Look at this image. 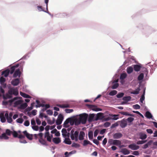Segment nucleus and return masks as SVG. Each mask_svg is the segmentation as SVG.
I'll use <instances>...</instances> for the list:
<instances>
[{"mask_svg": "<svg viewBox=\"0 0 157 157\" xmlns=\"http://www.w3.org/2000/svg\"><path fill=\"white\" fill-rule=\"evenodd\" d=\"M8 93L9 94L6 95V98H10L12 94L15 96L17 95L18 94V88L17 87L10 88L8 91Z\"/></svg>", "mask_w": 157, "mask_h": 157, "instance_id": "1", "label": "nucleus"}, {"mask_svg": "<svg viewBox=\"0 0 157 157\" xmlns=\"http://www.w3.org/2000/svg\"><path fill=\"white\" fill-rule=\"evenodd\" d=\"M78 132L77 131L74 132L73 130L71 131V138L72 140H75L77 141L78 140Z\"/></svg>", "mask_w": 157, "mask_h": 157, "instance_id": "2", "label": "nucleus"}, {"mask_svg": "<svg viewBox=\"0 0 157 157\" xmlns=\"http://www.w3.org/2000/svg\"><path fill=\"white\" fill-rule=\"evenodd\" d=\"M88 117V114L86 113H84L79 116V119L82 124H85L86 123Z\"/></svg>", "mask_w": 157, "mask_h": 157, "instance_id": "3", "label": "nucleus"}, {"mask_svg": "<svg viewBox=\"0 0 157 157\" xmlns=\"http://www.w3.org/2000/svg\"><path fill=\"white\" fill-rule=\"evenodd\" d=\"M131 99V97L130 96H125L123 98L122 101L121 103V104L122 105H124L128 104V102L130 101Z\"/></svg>", "mask_w": 157, "mask_h": 157, "instance_id": "4", "label": "nucleus"}, {"mask_svg": "<svg viewBox=\"0 0 157 157\" xmlns=\"http://www.w3.org/2000/svg\"><path fill=\"white\" fill-rule=\"evenodd\" d=\"M64 117L63 115L61 114H59L58 116L56 121V125H58L60 124L63 120Z\"/></svg>", "mask_w": 157, "mask_h": 157, "instance_id": "5", "label": "nucleus"}, {"mask_svg": "<svg viewBox=\"0 0 157 157\" xmlns=\"http://www.w3.org/2000/svg\"><path fill=\"white\" fill-rule=\"evenodd\" d=\"M95 114L94 113H92L88 115L87 121L89 123H90L93 121H95Z\"/></svg>", "mask_w": 157, "mask_h": 157, "instance_id": "6", "label": "nucleus"}, {"mask_svg": "<svg viewBox=\"0 0 157 157\" xmlns=\"http://www.w3.org/2000/svg\"><path fill=\"white\" fill-rule=\"evenodd\" d=\"M129 148L133 150H136L138 149L139 148V146L136 145L135 144H131L128 146Z\"/></svg>", "mask_w": 157, "mask_h": 157, "instance_id": "7", "label": "nucleus"}, {"mask_svg": "<svg viewBox=\"0 0 157 157\" xmlns=\"http://www.w3.org/2000/svg\"><path fill=\"white\" fill-rule=\"evenodd\" d=\"M104 117L103 114L101 113H99L95 115V120L97 121L98 120H101Z\"/></svg>", "mask_w": 157, "mask_h": 157, "instance_id": "8", "label": "nucleus"}, {"mask_svg": "<svg viewBox=\"0 0 157 157\" xmlns=\"http://www.w3.org/2000/svg\"><path fill=\"white\" fill-rule=\"evenodd\" d=\"M52 137V135H50V133L49 132H46L44 135V137L47 139V140L49 142H51V139Z\"/></svg>", "mask_w": 157, "mask_h": 157, "instance_id": "9", "label": "nucleus"}, {"mask_svg": "<svg viewBox=\"0 0 157 157\" xmlns=\"http://www.w3.org/2000/svg\"><path fill=\"white\" fill-rule=\"evenodd\" d=\"M120 126L122 128H124L126 127L127 125L126 120L125 119H123L120 121Z\"/></svg>", "mask_w": 157, "mask_h": 157, "instance_id": "10", "label": "nucleus"}, {"mask_svg": "<svg viewBox=\"0 0 157 157\" xmlns=\"http://www.w3.org/2000/svg\"><path fill=\"white\" fill-rule=\"evenodd\" d=\"M139 138L142 140H144L147 138V135L142 132H140L138 134Z\"/></svg>", "mask_w": 157, "mask_h": 157, "instance_id": "11", "label": "nucleus"}, {"mask_svg": "<svg viewBox=\"0 0 157 157\" xmlns=\"http://www.w3.org/2000/svg\"><path fill=\"white\" fill-rule=\"evenodd\" d=\"M21 73L19 69H17L15 71L13 75V77L16 78L17 76L20 77L21 76Z\"/></svg>", "mask_w": 157, "mask_h": 157, "instance_id": "12", "label": "nucleus"}, {"mask_svg": "<svg viewBox=\"0 0 157 157\" xmlns=\"http://www.w3.org/2000/svg\"><path fill=\"white\" fill-rule=\"evenodd\" d=\"M5 116L6 118L7 122L9 123H12L13 121L12 117H8V113H6L5 114Z\"/></svg>", "mask_w": 157, "mask_h": 157, "instance_id": "13", "label": "nucleus"}, {"mask_svg": "<svg viewBox=\"0 0 157 157\" xmlns=\"http://www.w3.org/2000/svg\"><path fill=\"white\" fill-rule=\"evenodd\" d=\"M76 152V151L75 150H73L69 152H66L64 153V155H65V157H69L72 155L75 154Z\"/></svg>", "mask_w": 157, "mask_h": 157, "instance_id": "14", "label": "nucleus"}, {"mask_svg": "<svg viewBox=\"0 0 157 157\" xmlns=\"http://www.w3.org/2000/svg\"><path fill=\"white\" fill-rule=\"evenodd\" d=\"M20 81L18 78H16L13 80L11 82V84L13 86H17L19 83Z\"/></svg>", "mask_w": 157, "mask_h": 157, "instance_id": "15", "label": "nucleus"}, {"mask_svg": "<svg viewBox=\"0 0 157 157\" xmlns=\"http://www.w3.org/2000/svg\"><path fill=\"white\" fill-rule=\"evenodd\" d=\"M144 77V74L143 73H140L137 77V80L139 81V83H141L143 82Z\"/></svg>", "mask_w": 157, "mask_h": 157, "instance_id": "16", "label": "nucleus"}, {"mask_svg": "<svg viewBox=\"0 0 157 157\" xmlns=\"http://www.w3.org/2000/svg\"><path fill=\"white\" fill-rule=\"evenodd\" d=\"M122 136V134L120 133H116L114 134L113 136L114 139H118L121 138Z\"/></svg>", "mask_w": 157, "mask_h": 157, "instance_id": "17", "label": "nucleus"}, {"mask_svg": "<svg viewBox=\"0 0 157 157\" xmlns=\"http://www.w3.org/2000/svg\"><path fill=\"white\" fill-rule=\"evenodd\" d=\"M70 118H68L64 122L63 127L65 128H68L69 127V123L70 122Z\"/></svg>", "mask_w": 157, "mask_h": 157, "instance_id": "18", "label": "nucleus"}, {"mask_svg": "<svg viewBox=\"0 0 157 157\" xmlns=\"http://www.w3.org/2000/svg\"><path fill=\"white\" fill-rule=\"evenodd\" d=\"M145 117L148 119L151 118L152 120H155L153 118V116L151 113L149 111H147L145 113Z\"/></svg>", "mask_w": 157, "mask_h": 157, "instance_id": "19", "label": "nucleus"}, {"mask_svg": "<svg viewBox=\"0 0 157 157\" xmlns=\"http://www.w3.org/2000/svg\"><path fill=\"white\" fill-rule=\"evenodd\" d=\"M133 66L134 70L137 72L140 71V70L141 68V66L138 64L134 65H133Z\"/></svg>", "mask_w": 157, "mask_h": 157, "instance_id": "20", "label": "nucleus"}, {"mask_svg": "<svg viewBox=\"0 0 157 157\" xmlns=\"http://www.w3.org/2000/svg\"><path fill=\"white\" fill-rule=\"evenodd\" d=\"M124 155H127L130 154L129 151L126 148H123L120 151Z\"/></svg>", "mask_w": 157, "mask_h": 157, "instance_id": "21", "label": "nucleus"}, {"mask_svg": "<svg viewBox=\"0 0 157 157\" xmlns=\"http://www.w3.org/2000/svg\"><path fill=\"white\" fill-rule=\"evenodd\" d=\"M0 119L2 123H5L6 121V118L5 117V115L2 113H0Z\"/></svg>", "mask_w": 157, "mask_h": 157, "instance_id": "22", "label": "nucleus"}, {"mask_svg": "<svg viewBox=\"0 0 157 157\" xmlns=\"http://www.w3.org/2000/svg\"><path fill=\"white\" fill-rule=\"evenodd\" d=\"M85 135V133L83 131H80L78 136L79 139L80 140H83Z\"/></svg>", "mask_w": 157, "mask_h": 157, "instance_id": "23", "label": "nucleus"}, {"mask_svg": "<svg viewBox=\"0 0 157 157\" xmlns=\"http://www.w3.org/2000/svg\"><path fill=\"white\" fill-rule=\"evenodd\" d=\"M18 65H17L16 66H14L11 67L10 70V74H12L15 72L16 68L18 67Z\"/></svg>", "mask_w": 157, "mask_h": 157, "instance_id": "24", "label": "nucleus"}, {"mask_svg": "<svg viewBox=\"0 0 157 157\" xmlns=\"http://www.w3.org/2000/svg\"><path fill=\"white\" fill-rule=\"evenodd\" d=\"M49 0H44V2L46 4V10H47V11H44V12L47 13L48 14H49L52 17H53V15H52L51 14V13H49L48 11V2Z\"/></svg>", "mask_w": 157, "mask_h": 157, "instance_id": "25", "label": "nucleus"}, {"mask_svg": "<svg viewBox=\"0 0 157 157\" xmlns=\"http://www.w3.org/2000/svg\"><path fill=\"white\" fill-rule=\"evenodd\" d=\"M10 73V70L7 69L2 72V75H3L5 77H6Z\"/></svg>", "mask_w": 157, "mask_h": 157, "instance_id": "26", "label": "nucleus"}, {"mask_svg": "<svg viewBox=\"0 0 157 157\" xmlns=\"http://www.w3.org/2000/svg\"><path fill=\"white\" fill-rule=\"evenodd\" d=\"M152 143V140L149 141L147 143L143 145V148L145 149L147 148L148 146L151 145Z\"/></svg>", "mask_w": 157, "mask_h": 157, "instance_id": "27", "label": "nucleus"}, {"mask_svg": "<svg viewBox=\"0 0 157 157\" xmlns=\"http://www.w3.org/2000/svg\"><path fill=\"white\" fill-rule=\"evenodd\" d=\"M62 135L63 137H66L67 136V130L64 128H63L62 130Z\"/></svg>", "mask_w": 157, "mask_h": 157, "instance_id": "28", "label": "nucleus"}, {"mask_svg": "<svg viewBox=\"0 0 157 157\" xmlns=\"http://www.w3.org/2000/svg\"><path fill=\"white\" fill-rule=\"evenodd\" d=\"M56 144H58L60 142L61 140L59 138H54L52 140Z\"/></svg>", "mask_w": 157, "mask_h": 157, "instance_id": "29", "label": "nucleus"}, {"mask_svg": "<svg viewBox=\"0 0 157 157\" xmlns=\"http://www.w3.org/2000/svg\"><path fill=\"white\" fill-rule=\"evenodd\" d=\"M20 95L22 96V97H23L24 98H31V97L29 95L27 94H26L25 93L22 92H20Z\"/></svg>", "mask_w": 157, "mask_h": 157, "instance_id": "30", "label": "nucleus"}, {"mask_svg": "<svg viewBox=\"0 0 157 157\" xmlns=\"http://www.w3.org/2000/svg\"><path fill=\"white\" fill-rule=\"evenodd\" d=\"M58 107L62 108H66L69 107L70 105H69L67 104H63V105H57Z\"/></svg>", "mask_w": 157, "mask_h": 157, "instance_id": "31", "label": "nucleus"}, {"mask_svg": "<svg viewBox=\"0 0 157 157\" xmlns=\"http://www.w3.org/2000/svg\"><path fill=\"white\" fill-rule=\"evenodd\" d=\"M9 138V137L7 136L6 134L5 133L2 134V135L0 136V139H4L5 140H7Z\"/></svg>", "mask_w": 157, "mask_h": 157, "instance_id": "32", "label": "nucleus"}, {"mask_svg": "<svg viewBox=\"0 0 157 157\" xmlns=\"http://www.w3.org/2000/svg\"><path fill=\"white\" fill-rule=\"evenodd\" d=\"M64 142L66 144L68 145H70L71 144V141L70 139L69 138H65V139L64 141Z\"/></svg>", "mask_w": 157, "mask_h": 157, "instance_id": "33", "label": "nucleus"}, {"mask_svg": "<svg viewBox=\"0 0 157 157\" xmlns=\"http://www.w3.org/2000/svg\"><path fill=\"white\" fill-rule=\"evenodd\" d=\"M113 143V145H120L121 144V141L120 140H114Z\"/></svg>", "mask_w": 157, "mask_h": 157, "instance_id": "34", "label": "nucleus"}, {"mask_svg": "<svg viewBox=\"0 0 157 157\" xmlns=\"http://www.w3.org/2000/svg\"><path fill=\"white\" fill-rule=\"evenodd\" d=\"M133 67H128L127 69V71L128 74H130L133 71Z\"/></svg>", "mask_w": 157, "mask_h": 157, "instance_id": "35", "label": "nucleus"}, {"mask_svg": "<svg viewBox=\"0 0 157 157\" xmlns=\"http://www.w3.org/2000/svg\"><path fill=\"white\" fill-rule=\"evenodd\" d=\"M91 106V108H92L94 107L92 109V110L94 111H101L102 110V109L99 108H97L96 107H95L94 105H90Z\"/></svg>", "mask_w": 157, "mask_h": 157, "instance_id": "36", "label": "nucleus"}, {"mask_svg": "<svg viewBox=\"0 0 157 157\" xmlns=\"http://www.w3.org/2000/svg\"><path fill=\"white\" fill-rule=\"evenodd\" d=\"M140 91V89L138 88L136 89L135 90L131 92L130 93L134 94H137L139 93Z\"/></svg>", "mask_w": 157, "mask_h": 157, "instance_id": "37", "label": "nucleus"}, {"mask_svg": "<svg viewBox=\"0 0 157 157\" xmlns=\"http://www.w3.org/2000/svg\"><path fill=\"white\" fill-rule=\"evenodd\" d=\"M23 102V101L21 100H16L14 103V105L15 106H17L18 105H21V104Z\"/></svg>", "mask_w": 157, "mask_h": 157, "instance_id": "38", "label": "nucleus"}, {"mask_svg": "<svg viewBox=\"0 0 157 157\" xmlns=\"http://www.w3.org/2000/svg\"><path fill=\"white\" fill-rule=\"evenodd\" d=\"M88 144L92 145V144L89 141L86 140H84L83 141V145L84 146H85Z\"/></svg>", "mask_w": 157, "mask_h": 157, "instance_id": "39", "label": "nucleus"}, {"mask_svg": "<svg viewBox=\"0 0 157 157\" xmlns=\"http://www.w3.org/2000/svg\"><path fill=\"white\" fill-rule=\"evenodd\" d=\"M117 93V91L116 90L111 91L109 93V95L111 96H113L116 95Z\"/></svg>", "mask_w": 157, "mask_h": 157, "instance_id": "40", "label": "nucleus"}, {"mask_svg": "<svg viewBox=\"0 0 157 157\" xmlns=\"http://www.w3.org/2000/svg\"><path fill=\"white\" fill-rule=\"evenodd\" d=\"M39 141L40 143L42 144L45 146H47V144L46 143V142L44 140H43L42 139H39Z\"/></svg>", "mask_w": 157, "mask_h": 157, "instance_id": "41", "label": "nucleus"}, {"mask_svg": "<svg viewBox=\"0 0 157 157\" xmlns=\"http://www.w3.org/2000/svg\"><path fill=\"white\" fill-rule=\"evenodd\" d=\"M147 141V140H139L137 142L136 144L137 145H140L143 144L145 143Z\"/></svg>", "mask_w": 157, "mask_h": 157, "instance_id": "42", "label": "nucleus"}, {"mask_svg": "<svg viewBox=\"0 0 157 157\" xmlns=\"http://www.w3.org/2000/svg\"><path fill=\"white\" fill-rule=\"evenodd\" d=\"M127 76V74L125 73H122L121 74L120 78L121 80H124Z\"/></svg>", "mask_w": 157, "mask_h": 157, "instance_id": "43", "label": "nucleus"}, {"mask_svg": "<svg viewBox=\"0 0 157 157\" xmlns=\"http://www.w3.org/2000/svg\"><path fill=\"white\" fill-rule=\"evenodd\" d=\"M88 137L90 140H92L93 138V133L92 131L89 132L88 134Z\"/></svg>", "mask_w": 157, "mask_h": 157, "instance_id": "44", "label": "nucleus"}, {"mask_svg": "<svg viewBox=\"0 0 157 157\" xmlns=\"http://www.w3.org/2000/svg\"><path fill=\"white\" fill-rule=\"evenodd\" d=\"M28 106L27 104L26 103H25L22 104H21L20 105V108L22 109H25Z\"/></svg>", "mask_w": 157, "mask_h": 157, "instance_id": "45", "label": "nucleus"}, {"mask_svg": "<svg viewBox=\"0 0 157 157\" xmlns=\"http://www.w3.org/2000/svg\"><path fill=\"white\" fill-rule=\"evenodd\" d=\"M124 95V94L123 93H119L117 94L116 97L117 98H120L122 97Z\"/></svg>", "mask_w": 157, "mask_h": 157, "instance_id": "46", "label": "nucleus"}, {"mask_svg": "<svg viewBox=\"0 0 157 157\" xmlns=\"http://www.w3.org/2000/svg\"><path fill=\"white\" fill-rule=\"evenodd\" d=\"M71 146L72 147L75 148H78L79 147L80 145L79 144L75 143H73L72 144Z\"/></svg>", "mask_w": 157, "mask_h": 157, "instance_id": "47", "label": "nucleus"}, {"mask_svg": "<svg viewBox=\"0 0 157 157\" xmlns=\"http://www.w3.org/2000/svg\"><path fill=\"white\" fill-rule=\"evenodd\" d=\"M26 137L30 140H31L33 139V135L31 134H28L26 136Z\"/></svg>", "mask_w": 157, "mask_h": 157, "instance_id": "48", "label": "nucleus"}, {"mask_svg": "<svg viewBox=\"0 0 157 157\" xmlns=\"http://www.w3.org/2000/svg\"><path fill=\"white\" fill-rule=\"evenodd\" d=\"M118 86L119 84L118 83H115L113 85L112 88L113 89H116L118 87Z\"/></svg>", "mask_w": 157, "mask_h": 157, "instance_id": "49", "label": "nucleus"}, {"mask_svg": "<svg viewBox=\"0 0 157 157\" xmlns=\"http://www.w3.org/2000/svg\"><path fill=\"white\" fill-rule=\"evenodd\" d=\"M126 120V121H128V122L131 123L134 120V118L132 117H129Z\"/></svg>", "mask_w": 157, "mask_h": 157, "instance_id": "50", "label": "nucleus"}, {"mask_svg": "<svg viewBox=\"0 0 157 157\" xmlns=\"http://www.w3.org/2000/svg\"><path fill=\"white\" fill-rule=\"evenodd\" d=\"M23 119L22 118H19L17 119L16 121V122L19 124H22L23 121Z\"/></svg>", "mask_w": 157, "mask_h": 157, "instance_id": "51", "label": "nucleus"}, {"mask_svg": "<svg viewBox=\"0 0 157 157\" xmlns=\"http://www.w3.org/2000/svg\"><path fill=\"white\" fill-rule=\"evenodd\" d=\"M133 108L136 109H140V106L138 104H136L133 105Z\"/></svg>", "mask_w": 157, "mask_h": 157, "instance_id": "52", "label": "nucleus"}, {"mask_svg": "<svg viewBox=\"0 0 157 157\" xmlns=\"http://www.w3.org/2000/svg\"><path fill=\"white\" fill-rule=\"evenodd\" d=\"M36 102L37 103V105H36V108H39L40 107H38L40 105H42V104H41L40 101L38 100H36Z\"/></svg>", "mask_w": 157, "mask_h": 157, "instance_id": "53", "label": "nucleus"}, {"mask_svg": "<svg viewBox=\"0 0 157 157\" xmlns=\"http://www.w3.org/2000/svg\"><path fill=\"white\" fill-rule=\"evenodd\" d=\"M6 79L3 77H1L0 78V83L1 84H2L5 81Z\"/></svg>", "mask_w": 157, "mask_h": 157, "instance_id": "54", "label": "nucleus"}, {"mask_svg": "<svg viewBox=\"0 0 157 157\" xmlns=\"http://www.w3.org/2000/svg\"><path fill=\"white\" fill-rule=\"evenodd\" d=\"M38 107H45L46 109L49 108L50 107V106L49 104H42V105H40Z\"/></svg>", "mask_w": 157, "mask_h": 157, "instance_id": "55", "label": "nucleus"}, {"mask_svg": "<svg viewBox=\"0 0 157 157\" xmlns=\"http://www.w3.org/2000/svg\"><path fill=\"white\" fill-rule=\"evenodd\" d=\"M32 128L34 130L37 131L39 129V127L37 126L34 125L32 126Z\"/></svg>", "mask_w": 157, "mask_h": 157, "instance_id": "56", "label": "nucleus"}, {"mask_svg": "<svg viewBox=\"0 0 157 157\" xmlns=\"http://www.w3.org/2000/svg\"><path fill=\"white\" fill-rule=\"evenodd\" d=\"M12 133L14 137L16 138L18 137V133L16 131H13V132H12Z\"/></svg>", "mask_w": 157, "mask_h": 157, "instance_id": "57", "label": "nucleus"}, {"mask_svg": "<svg viewBox=\"0 0 157 157\" xmlns=\"http://www.w3.org/2000/svg\"><path fill=\"white\" fill-rule=\"evenodd\" d=\"M74 123L75 125H78L81 123L79 119H78V120H75V121Z\"/></svg>", "mask_w": 157, "mask_h": 157, "instance_id": "58", "label": "nucleus"}, {"mask_svg": "<svg viewBox=\"0 0 157 157\" xmlns=\"http://www.w3.org/2000/svg\"><path fill=\"white\" fill-rule=\"evenodd\" d=\"M65 111L67 113H70L73 111V109H66Z\"/></svg>", "mask_w": 157, "mask_h": 157, "instance_id": "59", "label": "nucleus"}, {"mask_svg": "<svg viewBox=\"0 0 157 157\" xmlns=\"http://www.w3.org/2000/svg\"><path fill=\"white\" fill-rule=\"evenodd\" d=\"M113 117L112 119L113 120H117L119 118V117H118V115L114 114L113 115Z\"/></svg>", "mask_w": 157, "mask_h": 157, "instance_id": "60", "label": "nucleus"}, {"mask_svg": "<svg viewBox=\"0 0 157 157\" xmlns=\"http://www.w3.org/2000/svg\"><path fill=\"white\" fill-rule=\"evenodd\" d=\"M6 133L8 135H10L11 133L12 132L10 130L7 129L6 130Z\"/></svg>", "mask_w": 157, "mask_h": 157, "instance_id": "61", "label": "nucleus"}, {"mask_svg": "<svg viewBox=\"0 0 157 157\" xmlns=\"http://www.w3.org/2000/svg\"><path fill=\"white\" fill-rule=\"evenodd\" d=\"M47 113L49 115H52L53 114V112L51 110L49 109L46 111Z\"/></svg>", "mask_w": 157, "mask_h": 157, "instance_id": "62", "label": "nucleus"}, {"mask_svg": "<svg viewBox=\"0 0 157 157\" xmlns=\"http://www.w3.org/2000/svg\"><path fill=\"white\" fill-rule=\"evenodd\" d=\"M110 125V123L109 122H105L104 124V126L105 127H109Z\"/></svg>", "mask_w": 157, "mask_h": 157, "instance_id": "63", "label": "nucleus"}, {"mask_svg": "<svg viewBox=\"0 0 157 157\" xmlns=\"http://www.w3.org/2000/svg\"><path fill=\"white\" fill-rule=\"evenodd\" d=\"M36 123L38 125H40L41 124V122L39 118H36Z\"/></svg>", "mask_w": 157, "mask_h": 157, "instance_id": "64", "label": "nucleus"}]
</instances>
